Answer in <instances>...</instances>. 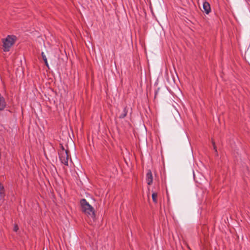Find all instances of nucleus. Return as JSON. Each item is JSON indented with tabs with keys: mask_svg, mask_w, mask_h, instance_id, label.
Listing matches in <instances>:
<instances>
[{
	"mask_svg": "<svg viewBox=\"0 0 250 250\" xmlns=\"http://www.w3.org/2000/svg\"><path fill=\"white\" fill-rule=\"evenodd\" d=\"M80 205L82 211L88 217L92 219L95 218V210L94 208L87 202L85 199L80 201Z\"/></svg>",
	"mask_w": 250,
	"mask_h": 250,
	"instance_id": "nucleus-1",
	"label": "nucleus"
},
{
	"mask_svg": "<svg viewBox=\"0 0 250 250\" xmlns=\"http://www.w3.org/2000/svg\"><path fill=\"white\" fill-rule=\"evenodd\" d=\"M16 40L15 36H8L5 39L2 40L3 51L7 52L9 51L10 47L14 43Z\"/></svg>",
	"mask_w": 250,
	"mask_h": 250,
	"instance_id": "nucleus-2",
	"label": "nucleus"
},
{
	"mask_svg": "<svg viewBox=\"0 0 250 250\" xmlns=\"http://www.w3.org/2000/svg\"><path fill=\"white\" fill-rule=\"evenodd\" d=\"M59 158L61 162L65 166H68V151L65 150L62 146L59 151Z\"/></svg>",
	"mask_w": 250,
	"mask_h": 250,
	"instance_id": "nucleus-3",
	"label": "nucleus"
},
{
	"mask_svg": "<svg viewBox=\"0 0 250 250\" xmlns=\"http://www.w3.org/2000/svg\"><path fill=\"white\" fill-rule=\"evenodd\" d=\"M146 181L148 185H151L153 182L152 174L150 170H148L146 175Z\"/></svg>",
	"mask_w": 250,
	"mask_h": 250,
	"instance_id": "nucleus-4",
	"label": "nucleus"
},
{
	"mask_svg": "<svg viewBox=\"0 0 250 250\" xmlns=\"http://www.w3.org/2000/svg\"><path fill=\"white\" fill-rule=\"evenodd\" d=\"M203 7L204 12H205L207 14H209L211 10L210 4L207 1L204 2L203 3Z\"/></svg>",
	"mask_w": 250,
	"mask_h": 250,
	"instance_id": "nucleus-5",
	"label": "nucleus"
},
{
	"mask_svg": "<svg viewBox=\"0 0 250 250\" xmlns=\"http://www.w3.org/2000/svg\"><path fill=\"white\" fill-rule=\"evenodd\" d=\"M6 102L3 97L0 94V110H3L6 106Z\"/></svg>",
	"mask_w": 250,
	"mask_h": 250,
	"instance_id": "nucleus-6",
	"label": "nucleus"
},
{
	"mask_svg": "<svg viewBox=\"0 0 250 250\" xmlns=\"http://www.w3.org/2000/svg\"><path fill=\"white\" fill-rule=\"evenodd\" d=\"M127 111L126 110V107L124 108V110H123V113H122L120 116H119V118H124L126 116V114H127Z\"/></svg>",
	"mask_w": 250,
	"mask_h": 250,
	"instance_id": "nucleus-7",
	"label": "nucleus"
},
{
	"mask_svg": "<svg viewBox=\"0 0 250 250\" xmlns=\"http://www.w3.org/2000/svg\"><path fill=\"white\" fill-rule=\"evenodd\" d=\"M152 198L153 201L155 203H156L157 202V193L156 192H153V193L152 194Z\"/></svg>",
	"mask_w": 250,
	"mask_h": 250,
	"instance_id": "nucleus-8",
	"label": "nucleus"
},
{
	"mask_svg": "<svg viewBox=\"0 0 250 250\" xmlns=\"http://www.w3.org/2000/svg\"><path fill=\"white\" fill-rule=\"evenodd\" d=\"M212 144L213 146V149H214L216 154H217V147L215 146V142L213 140H212Z\"/></svg>",
	"mask_w": 250,
	"mask_h": 250,
	"instance_id": "nucleus-9",
	"label": "nucleus"
},
{
	"mask_svg": "<svg viewBox=\"0 0 250 250\" xmlns=\"http://www.w3.org/2000/svg\"><path fill=\"white\" fill-rule=\"evenodd\" d=\"M18 229H19V227H18V225L15 224L14 228H13V230L15 232H17Z\"/></svg>",
	"mask_w": 250,
	"mask_h": 250,
	"instance_id": "nucleus-10",
	"label": "nucleus"
},
{
	"mask_svg": "<svg viewBox=\"0 0 250 250\" xmlns=\"http://www.w3.org/2000/svg\"><path fill=\"white\" fill-rule=\"evenodd\" d=\"M3 192V186L0 183V194L2 193Z\"/></svg>",
	"mask_w": 250,
	"mask_h": 250,
	"instance_id": "nucleus-11",
	"label": "nucleus"
},
{
	"mask_svg": "<svg viewBox=\"0 0 250 250\" xmlns=\"http://www.w3.org/2000/svg\"><path fill=\"white\" fill-rule=\"evenodd\" d=\"M42 59L43 61L47 59V58H46L45 55L44 54V52H42Z\"/></svg>",
	"mask_w": 250,
	"mask_h": 250,
	"instance_id": "nucleus-12",
	"label": "nucleus"
},
{
	"mask_svg": "<svg viewBox=\"0 0 250 250\" xmlns=\"http://www.w3.org/2000/svg\"><path fill=\"white\" fill-rule=\"evenodd\" d=\"M43 61H44V63H45V64L46 66L47 67H48V66H49V65H48V62H47V59H46V60H44Z\"/></svg>",
	"mask_w": 250,
	"mask_h": 250,
	"instance_id": "nucleus-13",
	"label": "nucleus"
}]
</instances>
